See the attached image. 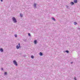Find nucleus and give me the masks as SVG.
I'll return each mask as SVG.
<instances>
[{"instance_id": "obj_16", "label": "nucleus", "mask_w": 80, "mask_h": 80, "mask_svg": "<svg viewBox=\"0 0 80 80\" xmlns=\"http://www.w3.org/2000/svg\"><path fill=\"white\" fill-rule=\"evenodd\" d=\"M15 37H17V34H15Z\"/></svg>"}, {"instance_id": "obj_17", "label": "nucleus", "mask_w": 80, "mask_h": 80, "mask_svg": "<svg viewBox=\"0 0 80 80\" xmlns=\"http://www.w3.org/2000/svg\"><path fill=\"white\" fill-rule=\"evenodd\" d=\"M66 52H67V53H68V50L66 51Z\"/></svg>"}, {"instance_id": "obj_19", "label": "nucleus", "mask_w": 80, "mask_h": 80, "mask_svg": "<svg viewBox=\"0 0 80 80\" xmlns=\"http://www.w3.org/2000/svg\"><path fill=\"white\" fill-rule=\"evenodd\" d=\"M1 0V2H3V0Z\"/></svg>"}, {"instance_id": "obj_7", "label": "nucleus", "mask_w": 80, "mask_h": 80, "mask_svg": "<svg viewBox=\"0 0 80 80\" xmlns=\"http://www.w3.org/2000/svg\"><path fill=\"white\" fill-rule=\"evenodd\" d=\"M74 2L75 3H77V0H74Z\"/></svg>"}, {"instance_id": "obj_8", "label": "nucleus", "mask_w": 80, "mask_h": 80, "mask_svg": "<svg viewBox=\"0 0 80 80\" xmlns=\"http://www.w3.org/2000/svg\"><path fill=\"white\" fill-rule=\"evenodd\" d=\"M0 51H1V52H3V49L1 48L0 49Z\"/></svg>"}, {"instance_id": "obj_1", "label": "nucleus", "mask_w": 80, "mask_h": 80, "mask_svg": "<svg viewBox=\"0 0 80 80\" xmlns=\"http://www.w3.org/2000/svg\"><path fill=\"white\" fill-rule=\"evenodd\" d=\"M12 20L15 23H16V22H17V21L16 20V19H15V18L14 17H13L12 18Z\"/></svg>"}, {"instance_id": "obj_6", "label": "nucleus", "mask_w": 80, "mask_h": 80, "mask_svg": "<svg viewBox=\"0 0 80 80\" xmlns=\"http://www.w3.org/2000/svg\"><path fill=\"white\" fill-rule=\"evenodd\" d=\"M39 55L42 56V55H43V54L41 52H40L39 53Z\"/></svg>"}, {"instance_id": "obj_10", "label": "nucleus", "mask_w": 80, "mask_h": 80, "mask_svg": "<svg viewBox=\"0 0 80 80\" xmlns=\"http://www.w3.org/2000/svg\"><path fill=\"white\" fill-rule=\"evenodd\" d=\"M20 16L21 17H23V15L22 14H20Z\"/></svg>"}, {"instance_id": "obj_20", "label": "nucleus", "mask_w": 80, "mask_h": 80, "mask_svg": "<svg viewBox=\"0 0 80 80\" xmlns=\"http://www.w3.org/2000/svg\"><path fill=\"white\" fill-rule=\"evenodd\" d=\"M71 64H72V63H73V62H71Z\"/></svg>"}, {"instance_id": "obj_21", "label": "nucleus", "mask_w": 80, "mask_h": 80, "mask_svg": "<svg viewBox=\"0 0 80 80\" xmlns=\"http://www.w3.org/2000/svg\"><path fill=\"white\" fill-rule=\"evenodd\" d=\"M2 70H3V68H2Z\"/></svg>"}, {"instance_id": "obj_18", "label": "nucleus", "mask_w": 80, "mask_h": 80, "mask_svg": "<svg viewBox=\"0 0 80 80\" xmlns=\"http://www.w3.org/2000/svg\"><path fill=\"white\" fill-rule=\"evenodd\" d=\"M74 79H75V80H77V79H76V78H75V77Z\"/></svg>"}, {"instance_id": "obj_4", "label": "nucleus", "mask_w": 80, "mask_h": 80, "mask_svg": "<svg viewBox=\"0 0 80 80\" xmlns=\"http://www.w3.org/2000/svg\"><path fill=\"white\" fill-rule=\"evenodd\" d=\"M70 4L71 5H73L74 4V2H71L70 3Z\"/></svg>"}, {"instance_id": "obj_3", "label": "nucleus", "mask_w": 80, "mask_h": 80, "mask_svg": "<svg viewBox=\"0 0 80 80\" xmlns=\"http://www.w3.org/2000/svg\"><path fill=\"white\" fill-rule=\"evenodd\" d=\"M13 63L14 64H15V65H16V66H17V65H18V64H17V62L16 61H15V60L13 61Z\"/></svg>"}, {"instance_id": "obj_12", "label": "nucleus", "mask_w": 80, "mask_h": 80, "mask_svg": "<svg viewBox=\"0 0 80 80\" xmlns=\"http://www.w3.org/2000/svg\"><path fill=\"white\" fill-rule=\"evenodd\" d=\"M32 58H34V57H33V56H32L31 57Z\"/></svg>"}, {"instance_id": "obj_13", "label": "nucleus", "mask_w": 80, "mask_h": 80, "mask_svg": "<svg viewBox=\"0 0 80 80\" xmlns=\"http://www.w3.org/2000/svg\"><path fill=\"white\" fill-rule=\"evenodd\" d=\"M28 35L29 36V37H30V33H28Z\"/></svg>"}, {"instance_id": "obj_11", "label": "nucleus", "mask_w": 80, "mask_h": 80, "mask_svg": "<svg viewBox=\"0 0 80 80\" xmlns=\"http://www.w3.org/2000/svg\"><path fill=\"white\" fill-rule=\"evenodd\" d=\"M74 24L75 25H77V22H75L74 23Z\"/></svg>"}, {"instance_id": "obj_5", "label": "nucleus", "mask_w": 80, "mask_h": 80, "mask_svg": "<svg viewBox=\"0 0 80 80\" xmlns=\"http://www.w3.org/2000/svg\"><path fill=\"white\" fill-rule=\"evenodd\" d=\"M37 40H35L34 41V44H37Z\"/></svg>"}, {"instance_id": "obj_2", "label": "nucleus", "mask_w": 80, "mask_h": 80, "mask_svg": "<svg viewBox=\"0 0 80 80\" xmlns=\"http://www.w3.org/2000/svg\"><path fill=\"white\" fill-rule=\"evenodd\" d=\"M16 48L17 49H18L19 48H20V43H19L18 45L16 46Z\"/></svg>"}, {"instance_id": "obj_14", "label": "nucleus", "mask_w": 80, "mask_h": 80, "mask_svg": "<svg viewBox=\"0 0 80 80\" xmlns=\"http://www.w3.org/2000/svg\"><path fill=\"white\" fill-rule=\"evenodd\" d=\"M7 72H4V75H7Z\"/></svg>"}, {"instance_id": "obj_15", "label": "nucleus", "mask_w": 80, "mask_h": 80, "mask_svg": "<svg viewBox=\"0 0 80 80\" xmlns=\"http://www.w3.org/2000/svg\"><path fill=\"white\" fill-rule=\"evenodd\" d=\"M34 7H36V4H35V3L34 4Z\"/></svg>"}, {"instance_id": "obj_9", "label": "nucleus", "mask_w": 80, "mask_h": 80, "mask_svg": "<svg viewBox=\"0 0 80 80\" xmlns=\"http://www.w3.org/2000/svg\"><path fill=\"white\" fill-rule=\"evenodd\" d=\"M52 20H53L54 21H55V19L54 18H52Z\"/></svg>"}]
</instances>
